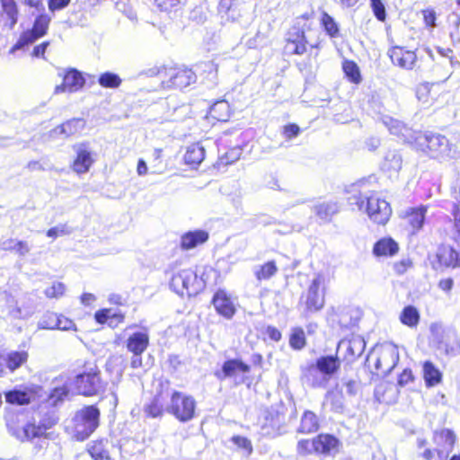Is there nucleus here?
Returning <instances> with one entry per match:
<instances>
[{
    "label": "nucleus",
    "instance_id": "obj_1",
    "mask_svg": "<svg viewBox=\"0 0 460 460\" xmlns=\"http://www.w3.org/2000/svg\"><path fill=\"white\" fill-rule=\"evenodd\" d=\"M411 148L430 158L443 159L450 156L451 144L447 137L440 133L420 130Z\"/></svg>",
    "mask_w": 460,
    "mask_h": 460
},
{
    "label": "nucleus",
    "instance_id": "obj_2",
    "mask_svg": "<svg viewBox=\"0 0 460 460\" xmlns=\"http://www.w3.org/2000/svg\"><path fill=\"white\" fill-rule=\"evenodd\" d=\"M349 202L356 205L358 210H365L369 219L378 225H385L392 215L390 204L377 194L364 198L361 195H353L349 198Z\"/></svg>",
    "mask_w": 460,
    "mask_h": 460
},
{
    "label": "nucleus",
    "instance_id": "obj_3",
    "mask_svg": "<svg viewBox=\"0 0 460 460\" xmlns=\"http://www.w3.org/2000/svg\"><path fill=\"white\" fill-rule=\"evenodd\" d=\"M168 401L165 411L181 422H189L195 417L197 402L192 395L177 390H166Z\"/></svg>",
    "mask_w": 460,
    "mask_h": 460
},
{
    "label": "nucleus",
    "instance_id": "obj_4",
    "mask_svg": "<svg viewBox=\"0 0 460 460\" xmlns=\"http://www.w3.org/2000/svg\"><path fill=\"white\" fill-rule=\"evenodd\" d=\"M99 418L100 411L94 405L78 411L72 420L74 437L80 441L88 438L98 427Z\"/></svg>",
    "mask_w": 460,
    "mask_h": 460
},
{
    "label": "nucleus",
    "instance_id": "obj_5",
    "mask_svg": "<svg viewBox=\"0 0 460 460\" xmlns=\"http://www.w3.org/2000/svg\"><path fill=\"white\" fill-rule=\"evenodd\" d=\"M70 385L75 392L84 396H93L105 390V383L101 379L97 367L77 375Z\"/></svg>",
    "mask_w": 460,
    "mask_h": 460
},
{
    "label": "nucleus",
    "instance_id": "obj_6",
    "mask_svg": "<svg viewBox=\"0 0 460 460\" xmlns=\"http://www.w3.org/2000/svg\"><path fill=\"white\" fill-rule=\"evenodd\" d=\"M170 287L181 296H195L202 289L201 282L198 280L196 272L191 269H182L172 273Z\"/></svg>",
    "mask_w": 460,
    "mask_h": 460
},
{
    "label": "nucleus",
    "instance_id": "obj_7",
    "mask_svg": "<svg viewBox=\"0 0 460 460\" xmlns=\"http://www.w3.org/2000/svg\"><path fill=\"white\" fill-rule=\"evenodd\" d=\"M158 75L164 89H182L196 81L195 73L189 68L165 67L158 71Z\"/></svg>",
    "mask_w": 460,
    "mask_h": 460
},
{
    "label": "nucleus",
    "instance_id": "obj_8",
    "mask_svg": "<svg viewBox=\"0 0 460 460\" xmlns=\"http://www.w3.org/2000/svg\"><path fill=\"white\" fill-rule=\"evenodd\" d=\"M382 122L390 134L399 137L402 142L412 147L420 129L411 123V119H409L408 117H404V119L399 117H382Z\"/></svg>",
    "mask_w": 460,
    "mask_h": 460
},
{
    "label": "nucleus",
    "instance_id": "obj_9",
    "mask_svg": "<svg viewBox=\"0 0 460 460\" xmlns=\"http://www.w3.org/2000/svg\"><path fill=\"white\" fill-rule=\"evenodd\" d=\"M430 332L433 338L444 348L447 354H460V341L457 338L456 332L449 328H444L440 323H432Z\"/></svg>",
    "mask_w": 460,
    "mask_h": 460
},
{
    "label": "nucleus",
    "instance_id": "obj_10",
    "mask_svg": "<svg viewBox=\"0 0 460 460\" xmlns=\"http://www.w3.org/2000/svg\"><path fill=\"white\" fill-rule=\"evenodd\" d=\"M50 18L47 14L39 15L34 22L33 27L31 31L23 32L18 41L11 49L10 52L13 53L18 49H22L25 46L32 44L39 38L46 34Z\"/></svg>",
    "mask_w": 460,
    "mask_h": 460
},
{
    "label": "nucleus",
    "instance_id": "obj_11",
    "mask_svg": "<svg viewBox=\"0 0 460 460\" xmlns=\"http://www.w3.org/2000/svg\"><path fill=\"white\" fill-rule=\"evenodd\" d=\"M366 341L360 335L353 334L349 338L340 341L337 346V353H340L342 359L347 363H353L364 352Z\"/></svg>",
    "mask_w": 460,
    "mask_h": 460
},
{
    "label": "nucleus",
    "instance_id": "obj_12",
    "mask_svg": "<svg viewBox=\"0 0 460 460\" xmlns=\"http://www.w3.org/2000/svg\"><path fill=\"white\" fill-rule=\"evenodd\" d=\"M58 76H62L63 81L54 89L55 94L60 93H75L83 88L85 79L82 73L75 68L60 69L58 73Z\"/></svg>",
    "mask_w": 460,
    "mask_h": 460
},
{
    "label": "nucleus",
    "instance_id": "obj_13",
    "mask_svg": "<svg viewBox=\"0 0 460 460\" xmlns=\"http://www.w3.org/2000/svg\"><path fill=\"white\" fill-rule=\"evenodd\" d=\"M73 150L76 154L72 164L73 171L77 174L87 172L95 162L90 143H77L73 146Z\"/></svg>",
    "mask_w": 460,
    "mask_h": 460
},
{
    "label": "nucleus",
    "instance_id": "obj_14",
    "mask_svg": "<svg viewBox=\"0 0 460 460\" xmlns=\"http://www.w3.org/2000/svg\"><path fill=\"white\" fill-rule=\"evenodd\" d=\"M399 360L397 348L392 345L381 349L375 359V369L377 375H387L396 366Z\"/></svg>",
    "mask_w": 460,
    "mask_h": 460
},
{
    "label": "nucleus",
    "instance_id": "obj_15",
    "mask_svg": "<svg viewBox=\"0 0 460 460\" xmlns=\"http://www.w3.org/2000/svg\"><path fill=\"white\" fill-rule=\"evenodd\" d=\"M284 51L287 55H302L306 51V40L304 31L293 27L286 37Z\"/></svg>",
    "mask_w": 460,
    "mask_h": 460
},
{
    "label": "nucleus",
    "instance_id": "obj_16",
    "mask_svg": "<svg viewBox=\"0 0 460 460\" xmlns=\"http://www.w3.org/2000/svg\"><path fill=\"white\" fill-rule=\"evenodd\" d=\"M323 283L321 275H317L310 284L305 295V305L311 312L320 310L324 305V295L320 291V288Z\"/></svg>",
    "mask_w": 460,
    "mask_h": 460
},
{
    "label": "nucleus",
    "instance_id": "obj_17",
    "mask_svg": "<svg viewBox=\"0 0 460 460\" xmlns=\"http://www.w3.org/2000/svg\"><path fill=\"white\" fill-rule=\"evenodd\" d=\"M212 304L217 313L230 320L236 313L235 305L230 295L224 289H218L213 296Z\"/></svg>",
    "mask_w": 460,
    "mask_h": 460
},
{
    "label": "nucleus",
    "instance_id": "obj_18",
    "mask_svg": "<svg viewBox=\"0 0 460 460\" xmlns=\"http://www.w3.org/2000/svg\"><path fill=\"white\" fill-rule=\"evenodd\" d=\"M387 54L394 66L406 70L413 69L417 61V55L414 51L406 50L399 46L390 48Z\"/></svg>",
    "mask_w": 460,
    "mask_h": 460
},
{
    "label": "nucleus",
    "instance_id": "obj_19",
    "mask_svg": "<svg viewBox=\"0 0 460 460\" xmlns=\"http://www.w3.org/2000/svg\"><path fill=\"white\" fill-rule=\"evenodd\" d=\"M402 155L398 150H389L381 162V171L391 179H397L402 168Z\"/></svg>",
    "mask_w": 460,
    "mask_h": 460
},
{
    "label": "nucleus",
    "instance_id": "obj_20",
    "mask_svg": "<svg viewBox=\"0 0 460 460\" xmlns=\"http://www.w3.org/2000/svg\"><path fill=\"white\" fill-rule=\"evenodd\" d=\"M85 121L82 117H73L66 122L54 128L49 132V137L52 140L58 139L62 135L67 137L84 129Z\"/></svg>",
    "mask_w": 460,
    "mask_h": 460
},
{
    "label": "nucleus",
    "instance_id": "obj_21",
    "mask_svg": "<svg viewBox=\"0 0 460 460\" xmlns=\"http://www.w3.org/2000/svg\"><path fill=\"white\" fill-rule=\"evenodd\" d=\"M302 380L311 387L325 388L331 379L327 377L314 363H311L303 368Z\"/></svg>",
    "mask_w": 460,
    "mask_h": 460
},
{
    "label": "nucleus",
    "instance_id": "obj_22",
    "mask_svg": "<svg viewBox=\"0 0 460 460\" xmlns=\"http://www.w3.org/2000/svg\"><path fill=\"white\" fill-rule=\"evenodd\" d=\"M263 419L261 431L266 436H275L284 422L283 415L273 409L266 410L263 413Z\"/></svg>",
    "mask_w": 460,
    "mask_h": 460
},
{
    "label": "nucleus",
    "instance_id": "obj_23",
    "mask_svg": "<svg viewBox=\"0 0 460 460\" xmlns=\"http://www.w3.org/2000/svg\"><path fill=\"white\" fill-rule=\"evenodd\" d=\"M10 431L13 436L23 442L44 435L46 428L40 425L36 426L34 423H27L22 428L13 429L10 427Z\"/></svg>",
    "mask_w": 460,
    "mask_h": 460
},
{
    "label": "nucleus",
    "instance_id": "obj_24",
    "mask_svg": "<svg viewBox=\"0 0 460 460\" xmlns=\"http://www.w3.org/2000/svg\"><path fill=\"white\" fill-rule=\"evenodd\" d=\"M250 366L243 362L241 359H228L224 362L222 371L220 373H216V376L218 379L223 380L227 377H233L237 373H248L250 372Z\"/></svg>",
    "mask_w": 460,
    "mask_h": 460
},
{
    "label": "nucleus",
    "instance_id": "obj_25",
    "mask_svg": "<svg viewBox=\"0 0 460 460\" xmlns=\"http://www.w3.org/2000/svg\"><path fill=\"white\" fill-rule=\"evenodd\" d=\"M33 394L27 386H16L4 393L5 401L11 404L25 405L31 402Z\"/></svg>",
    "mask_w": 460,
    "mask_h": 460
},
{
    "label": "nucleus",
    "instance_id": "obj_26",
    "mask_svg": "<svg viewBox=\"0 0 460 460\" xmlns=\"http://www.w3.org/2000/svg\"><path fill=\"white\" fill-rule=\"evenodd\" d=\"M314 363L330 379L341 367V359L337 355L321 356Z\"/></svg>",
    "mask_w": 460,
    "mask_h": 460
},
{
    "label": "nucleus",
    "instance_id": "obj_27",
    "mask_svg": "<svg viewBox=\"0 0 460 460\" xmlns=\"http://www.w3.org/2000/svg\"><path fill=\"white\" fill-rule=\"evenodd\" d=\"M208 239V233L204 230H195L185 233L181 238V247L190 250L204 243Z\"/></svg>",
    "mask_w": 460,
    "mask_h": 460
},
{
    "label": "nucleus",
    "instance_id": "obj_28",
    "mask_svg": "<svg viewBox=\"0 0 460 460\" xmlns=\"http://www.w3.org/2000/svg\"><path fill=\"white\" fill-rule=\"evenodd\" d=\"M149 345V335L146 332L132 333L127 340V349L132 353H143Z\"/></svg>",
    "mask_w": 460,
    "mask_h": 460
},
{
    "label": "nucleus",
    "instance_id": "obj_29",
    "mask_svg": "<svg viewBox=\"0 0 460 460\" xmlns=\"http://www.w3.org/2000/svg\"><path fill=\"white\" fill-rule=\"evenodd\" d=\"M399 251L398 243L391 237H384L378 240L373 248V253L377 256H394Z\"/></svg>",
    "mask_w": 460,
    "mask_h": 460
},
{
    "label": "nucleus",
    "instance_id": "obj_30",
    "mask_svg": "<svg viewBox=\"0 0 460 460\" xmlns=\"http://www.w3.org/2000/svg\"><path fill=\"white\" fill-rule=\"evenodd\" d=\"M167 401L166 391L158 393L151 402L145 407V411L152 418L161 417L165 411Z\"/></svg>",
    "mask_w": 460,
    "mask_h": 460
},
{
    "label": "nucleus",
    "instance_id": "obj_31",
    "mask_svg": "<svg viewBox=\"0 0 460 460\" xmlns=\"http://www.w3.org/2000/svg\"><path fill=\"white\" fill-rule=\"evenodd\" d=\"M338 443V439L332 435H318L314 438L315 452L321 454H331L336 449Z\"/></svg>",
    "mask_w": 460,
    "mask_h": 460
},
{
    "label": "nucleus",
    "instance_id": "obj_32",
    "mask_svg": "<svg viewBox=\"0 0 460 460\" xmlns=\"http://www.w3.org/2000/svg\"><path fill=\"white\" fill-rule=\"evenodd\" d=\"M426 212L427 208L425 206L412 208L406 212L405 218L408 224L411 226L412 232L418 231L422 227Z\"/></svg>",
    "mask_w": 460,
    "mask_h": 460
},
{
    "label": "nucleus",
    "instance_id": "obj_33",
    "mask_svg": "<svg viewBox=\"0 0 460 460\" xmlns=\"http://www.w3.org/2000/svg\"><path fill=\"white\" fill-rule=\"evenodd\" d=\"M202 111H206L207 115L222 114L229 115L232 113L230 104L225 99H221L214 102L213 103L208 102L206 100L201 101Z\"/></svg>",
    "mask_w": 460,
    "mask_h": 460
},
{
    "label": "nucleus",
    "instance_id": "obj_34",
    "mask_svg": "<svg viewBox=\"0 0 460 460\" xmlns=\"http://www.w3.org/2000/svg\"><path fill=\"white\" fill-rule=\"evenodd\" d=\"M1 358L10 372H13L28 360V353L26 351H10Z\"/></svg>",
    "mask_w": 460,
    "mask_h": 460
},
{
    "label": "nucleus",
    "instance_id": "obj_35",
    "mask_svg": "<svg viewBox=\"0 0 460 460\" xmlns=\"http://www.w3.org/2000/svg\"><path fill=\"white\" fill-rule=\"evenodd\" d=\"M318 429L319 421L316 414L311 411H305L301 417L297 431L299 433L309 434L316 432Z\"/></svg>",
    "mask_w": 460,
    "mask_h": 460
},
{
    "label": "nucleus",
    "instance_id": "obj_36",
    "mask_svg": "<svg viewBox=\"0 0 460 460\" xmlns=\"http://www.w3.org/2000/svg\"><path fill=\"white\" fill-rule=\"evenodd\" d=\"M107 439L93 441L88 446V453L94 460H110Z\"/></svg>",
    "mask_w": 460,
    "mask_h": 460
},
{
    "label": "nucleus",
    "instance_id": "obj_37",
    "mask_svg": "<svg viewBox=\"0 0 460 460\" xmlns=\"http://www.w3.org/2000/svg\"><path fill=\"white\" fill-rule=\"evenodd\" d=\"M204 158L205 149L199 143L190 146L184 155L185 163L192 166L199 165Z\"/></svg>",
    "mask_w": 460,
    "mask_h": 460
},
{
    "label": "nucleus",
    "instance_id": "obj_38",
    "mask_svg": "<svg viewBox=\"0 0 460 460\" xmlns=\"http://www.w3.org/2000/svg\"><path fill=\"white\" fill-rule=\"evenodd\" d=\"M94 319L98 323H108L109 326H114L117 323H121L124 316L121 314L112 313L111 309H101L95 312Z\"/></svg>",
    "mask_w": 460,
    "mask_h": 460
},
{
    "label": "nucleus",
    "instance_id": "obj_39",
    "mask_svg": "<svg viewBox=\"0 0 460 460\" xmlns=\"http://www.w3.org/2000/svg\"><path fill=\"white\" fill-rule=\"evenodd\" d=\"M423 376L428 386L438 385L442 378V374L430 361L423 364Z\"/></svg>",
    "mask_w": 460,
    "mask_h": 460
},
{
    "label": "nucleus",
    "instance_id": "obj_40",
    "mask_svg": "<svg viewBox=\"0 0 460 460\" xmlns=\"http://www.w3.org/2000/svg\"><path fill=\"white\" fill-rule=\"evenodd\" d=\"M420 317L419 311L413 305L405 306L400 314L402 323L411 328H414L418 325Z\"/></svg>",
    "mask_w": 460,
    "mask_h": 460
},
{
    "label": "nucleus",
    "instance_id": "obj_41",
    "mask_svg": "<svg viewBox=\"0 0 460 460\" xmlns=\"http://www.w3.org/2000/svg\"><path fill=\"white\" fill-rule=\"evenodd\" d=\"M339 207L335 202H323L314 206V212L322 220H330L336 214Z\"/></svg>",
    "mask_w": 460,
    "mask_h": 460
},
{
    "label": "nucleus",
    "instance_id": "obj_42",
    "mask_svg": "<svg viewBox=\"0 0 460 460\" xmlns=\"http://www.w3.org/2000/svg\"><path fill=\"white\" fill-rule=\"evenodd\" d=\"M325 401L330 403L332 410L336 412H341L344 409L343 394L338 389L329 391L326 394Z\"/></svg>",
    "mask_w": 460,
    "mask_h": 460
},
{
    "label": "nucleus",
    "instance_id": "obj_43",
    "mask_svg": "<svg viewBox=\"0 0 460 460\" xmlns=\"http://www.w3.org/2000/svg\"><path fill=\"white\" fill-rule=\"evenodd\" d=\"M278 271V268L274 261H268L254 270L255 277L258 280H266L274 276Z\"/></svg>",
    "mask_w": 460,
    "mask_h": 460
},
{
    "label": "nucleus",
    "instance_id": "obj_44",
    "mask_svg": "<svg viewBox=\"0 0 460 460\" xmlns=\"http://www.w3.org/2000/svg\"><path fill=\"white\" fill-rule=\"evenodd\" d=\"M121 78L113 72H105L100 75L98 83L104 88H118L121 84Z\"/></svg>",
    "mask_w": 460,
    "mask_h": 460
},
{
    "label": "nucleus",
    "instance_id": "obj_45",
    "mask_svg": "<svg viewBox=\"0 0 460 460\" xmlns=\"http://www.w3.org/2000/svg\"><path fill=\"white\" fill-rule=\"evenodd\" d=\"M2 8L10 20V28H13L18 20V9L14 0H1Z\"/></svg>",
    "mask_w": 460,
    "mask_h": 460
},
{
    "label": "nucleus",
    "instance_id": "obj_46",
    "mask_svg": "<svg viewBox=\"0 0 460 460\" xmlns=\"http://www.w3.org/2000/svg\"><path fill=\"white\" fill-rule=\"evenodd\" d=\"M343 71L349 80L354 84H358L361 81L359 68L353 61L346 60L342 66Z\"/></svg>",
    "mask_w": 460,
    "mask_h": 460
},
{
    "label": "nucleus",
    "instance_id": "obj_47",
    "mask_svg": "<svg viewBox=\"0 0 460 460\" xmlns=\"http://www.w3.org/2000/svg\"><path fill=\"white\" fill-rule=\"evenodd\" d=\"M58 314L52 312L44 314L38 322V328L43 330H55L57 327Z\"/></svg>",
    "mask_w": 460,
    "mask_h": 460
},
{
    "label": "nucleus",
    "instance_id": "obj_48",
    "mask_svg": "<svg viewBox=\"0 0 460 460\" xmlns=\"http://www.w3.org/2000/svg\"><path fill=\"white\" fill-rule=\"evenodd\" d=\"M289 344L294 349H301L305 345V337L303 329L295 328L289 338Z\"/></svg>",
    "mask_w": 460,
    "mask_h": 460
},
{
    "label": "nucleus",
    "instance_id": "obj_49",
    "mask_svg": "<svg viewBox=\"0 0 460 460\" xmlns=\"http://www.w3.org/2000/svg\"><path fill=\"white\" fill-rule=\"evenodd\" d=\"M322 23L324 30L331 37H336L339 34V27L334 19L324 13L322 17Z\"/></svg>",
    "mask_w": 460,
    "mask_h": 460
},
{
    "label": "nucleus",
    "instance_id": "obj_50",
    "mask_svg": "<svg viewBox=\"0 0 460 460\" xmlns=\"http://www.w3.org/2000/svg\"><path fill=\"white\" fill-rule=\"evenodd\" d=\"M66 287L62 282H54L53 285L45 289L44 294L49 298H58L64 295Z\"/></svg>",
    "mask_w": 460,
    "mask_h": 460
},
{
    "label": "nucleus",
    "instance_id": "obj_51",
    "mask_svg": "<svg viewBox=\"0 0 460 460\" xmlns=\"http://www.w3.org/2000/svg\"><path fill=\"white\" fill-rule=\"evenodd\" d=\"M296 66L306 81L314 79V71L310 58L302 62H298Z\"/></svg>",
    "mask_w": 460,
    "mask_h": 460
},
{
    "label": "nucleus",
    "instance_id": "obj_52",
    "mask_svg": "<svg viewBox=\"0 0 460 460\" xmlns=\"http://www.w3.org/2000/svg\"><path fill=\"white\" fill-rule=\"evenodd\" d=\"M370 4L376 18L380 22H385L386 11L382 0H370Z\"/></svg>",
    "mask_w": 460,
    "mask_h": 460
},
{
    "label": "nucleus",
    "instance_id": "obj_53",
    "mask_svg": "<svg viewBox=\"0 0 460 460\" xmlns=\"http://www.w3.org/2000/svg\"><path fill=\"white\" fill-rule=\"evenodd\" d=\"M297 453L300 456H306L312 452H315L314 439H301L297 443L296 447Z\"/></svg>",
    "mask_w": 460,
    "mask_h": 460
},
{
    "label": "nucleus",
    "instance_id": "obj_54",
    "mask_svg": "<svg viewBox=\"0 0 460 460\" xmlns=\"http://www.w3.org/2000/svg\"><path fill=\"white\" fill-rule=\"evenodd\" d=\"M157 5L164 10L169 11L172 8H181L184 6L188 0H155Z\"/></svg>",
    "mask_w": 460,
    "mask_h": 460
},
{
    "label": "nucleus",
    "instance_id": "obj_55",
    "mask_svg": "<svg viewBox=\"0 0 460 460\" xmlns=\"http://www.w3.org/2000/svg\"><path fill=\"white\" fill-rule=\"evenodd\" d=\"M72 233V228L66 225H59L55 227H51L47 231L49 237L56 238L58 235H66Z\"/></svg>",
    "mask_w": 460,
    "mask_h": 460
},
{
    "label": "nucleus",
    "instance_id": "obj_56",
    "mask_svg": "<svg viewBox=\"0 0 460 460\" xmlns=\"http://www.w3.org/2000/svg\"><path fill=\"white\" fill-rule=\"evenodd\" d=\"M422 16L425 25L429 29H433L437 26V13L432 8H428L422 11Z\"/></svg>",
    "mask_w": 460,
    "mask_h": 460
},
{
    "label": "nucleus",
    "instance_id": "obj_57",
    "mask_svg": "<svg viewBox=\"0 0 460 460\" xmlns=\"http://www.w3.org/2000/svg\"><path fill=\"white\" fill-rule=\"evenodd\" d=\"M412 266V262L410 259H402L399 261L394 263V270L397 275L404 274Z\"/></svg>",
    "mask_w": 460,
    "mask_h": 460
},
{
    "label": "nucleus",
    "instance_id": "obj_58",
    "mask_svg": "<svg viewBox=\"0 0 460 460\" xmlns=\"http://www.w3.org/2000/svg\"><path fill=\"white\" fill-rule=\"evenodd\" d=\"M56 329L61 331L76 330L74 322L63 315H58Z\"/></svg>",
    "mask_w": 460,
    "mask_h": 460
},
{
    "label": "nucleus",
    "instance_id": "obj_59",
    "mask_svg": "<svg viewBox=\"0 0 460 460\" xmlns=\"http://www.w3.org/2000/svg\"><path fill=\"white\" fill-rule=\"evenodd\" d=\"M232 440L238 447L245 449L248 454L252 453V447L251 441L248 438L241 436H234Z\"/></svg>",
    "mask_w": 460,
    "mask_h": 460
},
{
    "label": "nucleus",
    "instance_id": "obj_60",
    "mask_svg": "<svg viewBox=\"0 0 460 460\" xmlns=\"http://www.w3.org/2000/svg\"><path fill=\"white\" fill-rule=\"evenodd\" d=\"M190 19L198 24H202L207 20V15L201 7H195L190 14Z\"/></svg>",
    "mask_w": 460,
    "mask_h": 460
},
{
    "label": "nucleus",
    "instance_id": "obj_61",
    "mask_svg": "<svg viewBox=\"0 0 460 460\" xmlns=\"http://www.w3.org/2000/svg\"><path fill=\"white\" fill-rule=\"evenodd\" d=\"M300 128L296 124H288L283 128V135L288 139H292L298 136Z\"/></svg>",
    "mask_w": 460,
    "mask_h": 460
},
{
    "label": "nucleus",
    "instance_id": "obj_62",
    "mask_svg": "<svg viewBox=\"0 0 460 460\" xmlns=\"http://www.w3.org/2000/svg\"><path fill=\"white\" fill-rule=\"evenodd\" d=\"M71 0H49V8L51 12L62 10L66 7Z\"/></svg>",
    "mask_w": 460,
    "mask_h": 460
},
{
    "label": "nucleus",
    "instance_id": "obj_63",
    "mask_svg": "<svg viewBox=\"0 0 460 460\" xmlns=\"http://www.w3.org/2000/svg\"><path fill=\"white\" fill-rule=\"evenodd\" d=\"M441 438H443L445 440V443L452 447L455 441H456V436L454 434V432L450 429H442L439 433Z\"/></svg>",
    "mask_w": 460,
    "mask_h": 460
},
{
    "label": "nucleus",
    "instance_id": "obj_64",
    "mask_svg": "<svg viewBox=\"0 0 460 460\" xmlns=\"http://www.w3.org/2000/svg\"><path fill=\"white\" fill-rule=\"evenodd\" d=\"M413 380V376L411 373V370L410 369H404L398 377V384L401 386H403L407 384H409L411 381Z\"/></svg>",
    "mask_w": 460,
    "mask_h": 460
}]
</instances>
